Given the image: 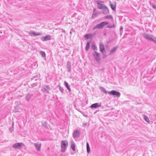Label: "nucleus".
Segmentation results:
<instances>
[{
  "mask_svg": "<svg viewBox=\"0 0 156 156\" xmlns=\"http://www.w3.org/2000/svg\"><path fill=\"white\" fill-rule=\"evenodd\" d=\"M42 90H43V91L45 92L47 90L45 88H44L42 89Z\"/></svg>",
  "mask_w": 156,
  "mask_h": 156,
  "instance_id": "33",
  "label": "nucleus"
},
{
  "mask_svg": "<svg viewBox=\"0 0 156 156\" xmlns=\"http://www.w3.org/2000/svg\"><path fill=\"white\" fill-rule=\"evenodd\" d=\"M101 103H95L94 104H92L91 106L90 107L91 108H97L98 107H99L101 106Z\"/></svg>",
  "mask_w": 156,
  "mask_h": 156,
  "instance_id": "12",
  "label": "nucleus"
},
{
  "mask_svg": "<svg viewBox=\"0 0 156 156\" xmlns=\"http://www.w3.org/2000/svg\"><path fill=\"white\" fill-rule=\"evenodd\" d=\"M41 41H44L50 40L51 39V36L49 35H47L45 36H43L41 37Z\"/></svg>",
  "mask_w": 156,
  "mask_h": 156,
  "instance_id": "7",
  "label": "nucleus"
},
{
  "mask_svg": "<svg viewBox=\"0 0 156 156\" xmlns=\"http://www.w3.org/2000/svg\"><path fill=\"white\" fill-rule=\"evenodd\" d=\"M13 147L16 149H20L24 146V145L22 143H16L13 145Z\"/></svg>",
  "mask_w": 156,
  "mask_h": 156,
  "instance_id": "3",
  "label": "nucleus"
},
{
  "mask_svg": "<svg viewBox=\"0 0 156 156\" xmlns=\"http://www.w3.org/2000/svg\"><path fill=\"white\" fill-rule=\"evenodd\" d=\"M68 146V143L66 140H62L61 142V151L65 152L67 150Z\"/></svg>",
  "mask_w": 156,
  "mask_h": 156,
  "instance_id": "1",
  "label": "nucleus"
},
{
  "mask_svg": "<svg viewBox=\"0 0 156 156\" xmlns=\"http://www.w3.org/2000/svg\"><path fill=\"white\" fill-rule=\"evenodd\" d=\"M144 118L145 120L147 122H150V120L147 116L145 115H143Z\"/></svg>",
  "mask_w": 156,
  "mask_h": 156,
  "instance_id": "20",
  "label": "nucleus"
},
{
  "mask_svg": "<svg viewBox=\"0 0 156 156\" xmlns=\"http://www.w3.org/2000/svg\"><path fill=\"white\" fill-rule=\"evenodd\" d=\"M118 48V47L116 46L112 48L111 50L110 54H112L116 51V50Z\"/></svg>",
  "mask_w": 156,
  "mask_h": 156,
  "instance_id": "18",
  "label": "nucleus"
},
{
  "mask_svg": "<svg viewBox=\"0 0 156 156\" xmlns=\"http://www.w3.org/2000/svg\"><path fill=\"white\" fill-rule=\"evenodd\" d=\"M152 7L154 9H156V5L153 4L152 5Z\"/></svg>",
  "mask_w": 156,
  "mask_h": 156,
  "instance_id": "31",
  "label": "nucleus"
},
{
  "mask_svg": "<svg viewBox=\"0 0 156 156\" xmlns=\"http://www.w3.org/2000/svg\"><path fill=\"white\" fill-rule=\"evenodd\" d=\"M32 96V94H28L26 97V100L27 101H29L30 99V98H31V96Z\"/></svg>",
  "mask_w": 156,
  "mask_h": 156,
  "instance_id": "25",
  "label": "nucleus"
},
{
  "mask_svg": "<svg viewBox=\"0 0 156 156\" xmlns=\"http://www.w3.org/2000/svg\"><path fill=\"white\" fill-rule=\"evenodd\" d=\"M93 55L96 60L98 62H99L100 61V56L99 54L96 51H94Z\"/></svg>",
  "mask_w": 156,
  "mask_h": 156,
  "instance_id": "10",
  "label": "nucleus"
},
{
  "mask_svg": "<svg viewBox=\"0 0 156 156\" xmlns=\"http://www.w3.org/2000/svg\"><path fill=\"white\" fill-rule=\"evenodd\" d=\"M101 3H103V2L101 1H97V7L98 8L100 9H105L106 8V6L105 5L102 4Z\"/></svg>",
  "mask_w": 156,
  "mask_h": 156,
  "instance_id": "4",
  "label": "nucleus"
},
{
  "mask_svg": "<svg viewBox=\"0 0 156 156\" xmlns=\"http://www.w3.org/2000/svg\"><path fill=\"white\" fill-rule=\"evenodd\" d=\"M108 94L110 95H112L116 97L119 98L120 96V93L117 91L112 90L111 91H108Z\"/></svg>",
  "mask_w": 156,
  "mask_h": 156,
  "instance_id": "2",
  "label": "nucleus"
},
{
  "mask_svg": "<svg viewBox=\"0 0 156 156\" xmlns=\"http://www.w3.org/2000/svg\"><path fill=\"white\" fill-rule=\"evenodd\" d=\"M143 36L146 39H147L151 41L154 36L151 35L144 34H143Z\"/></svg>",
  "mask_w": 156,
  "mask_h": 156,
  "instance_id": "6",
  "label": "nucleus"
},
{
  "mask_svg": "<svg viewBox=\"0 0 156 156\" xmlns=\"http://www.w3.org/2000/svg\"><path fill=\"white\" fill-rule=\"evenodd\" d=\"M59 90H60V91H61L62 92H63V91L64 90V89L62 88H61V87L60 88Z\"/></svg>",
  "mask_w": 156,
  "mask_h": 156,
  "instance_id": "32",
  "label": "nucleus"
},
{
  "mask_svg": "<svg viewBox=\"0 0 156 156\" xmlns=\"http://www.w3.org/2000/svg\"><path fill=\"white\" fill-rule=\"evenodd\" d=\"M96 28H97V27H96V25L94 27L93 29H95Z\"/></svg>",
  "mask_w": 156,
  "mask_h": 156,
  "instance_id": "35",
  "label": "nucleus"
},
{
  "mask_svg": "<svg viewBox=\"0 0 156 156\" xmlns=\"http://www.w3.org/2000/svg\"><path fill=\"white\" fill-rule=\"evenodd\" d=\"M111 7L112 9L113 10H115L116 9V5L115 4L113 5L112 4H110Z\"/></svg>",
  "mask_w": 156,
  "mask_h": 156,
  "instance_id": "27",
  "label": "nucleus"
},
{
  "mask_svg": "<svg viewBox=\"0 0 156 156\" xmlns=\"http://www.w3.org/2000/svg\"><path fill=\"white\" fill-rule=\"evenodd\" d=\"M108 23L107 22H102L99 24L96 25V27L98 29L102 28L105 25L107 24Z\"/></svg>",
  "mask_w": 156,
  "mask_h": 156,
  "instance_id": "9",
  "label": "nucleus"
},
{
  "mask_svg": "<svg viewBox=\"0 0 156 156\" xmlns=\"http://www.w3.org/2000/svg\"><path fill=\"white\" fill-rule=\"evenodd\" d=\"M13 123H12V127H11V128H9V130L10 131L12 132L13 131V130H14V128H13Z\"/></svg>",
  "mask_w": 156,
  "mask_h": 156,
  "instance_id": "29",
  "label": "nucleus"
},
{
  "mask_svg": "<svg viewBox=\"0 0 156 156\" xmlns=\"http://www.w3.org/2000/svg\"><path fill=\"white\" fill-rule=\"evenodd\" d=\"M100 89L101 91L105 94H108V92L105 89L102 87H100Z\"/></svg>",
  "mask_w": 156,
  "mask_h": 156,
  "instance_id": "16",
  "label": "nucleus"
},
{
  "mask_svg": "<svg viewBox=\"0 0 156 156\" xmlns=\"http://www.w3.org/2000/svg\"><path fill=\"white\" fill-rule=\"evenodd\" d=\"M99 48L102 54L103 55L105 54V51L104 45L101 42H100L99 43Z\"/></svg>",
  "mask_w": 156,
  "mask_h": 156,
  "instance_id": "8",
  "label": "nucleus"
},
{
  "mask_svg": "<svg viewBox=\"0 0 156 156\" xmlns=\"http://www.w3.org/2000/svg\"><path fill=\"white\" fill-rule=\"evenodd\" d=\"M104 9L103 12V14H107L108 13H109V10L106 7V8L105 9Z\"/></svg>",
  "mask_w": 156,
  "mask_h": 156,
  "instance_id": "19",
  "label": "nucleus"
},
{
  "mask_svg": "<svg viewBox=\"0 0 156 156\" xmlns=\"http://www.w3.org/2000/svg\"><path fill=\"white\" fill-rule=\"evenodd\" d=\"M70 34H72V33H71V31L70 32Z\"/></svg>",
  "mask_w": 156,
  "mask_h": 156,
  "instance_id": "37",
  "label": "nucleus"
},
{
  "mask_svg": "<svg viewBox=\"0 0 156 156\" xmlns=\"http://www.w3.org/2000/svg\"><path fill=\"white\" fill-rule=\"evenodd\" d=\"M64 85L66 87V88L69 91H70V85H69L68 83L66 81H64Z\"/></svg>",
  "mask_w": 156,
  "mask_h": 156,
  "instance_id": "17",
  "label": "nucleus"
},
{
  "mask_svg": "<svg viewBox=\"0 0 156 156\" xmlns=\"http://www.w3.org/2000/svg\"><path fill=\"white\" fill-rule=\"evenodd\" d=\"M86 146H87V152L88 153H89L90 152V146H89V144L88 142L87 143Z\"/></svg>",
  "mask_w": 156,
  "mask_h": 156,
  "instance_id": "21",
  "label": "nucleus"
},
{
  "mask_svg": "<svg viewBox=\"0 0 156 156\" xmlns=\"http://www.w3.org/2000/svg\"><path fill=\"white\" fill-rule=\"evenodd\" d=\"M120 30H122V27H121L120 28Z\"/></svg>",
  "mask_w": 156,
  "mask_h": 156,
  "instance_id": "36",
  "label": "nucleus"
},
{
  "mask_svg": "<svg viewBox=\"0 0 156 156\" xmlns=\"http://www.w3.org/2000/svg\"><path fill=\"white\" fill-rule=\"evenodd\" d=\"M80 132L78 130H76L73 133V136H79Z\"/></svg>",
  "mask_w": 156,
  "mask_h": 156,
  "instance_id": "13",
  "label": "nucleus"
},
{
  "mask_svg": "<svg viewBox=\"0 0 156 156\" xmlns=\"http://www.w3.org/2000/svg\"><path fill=\"white\" fill-rule=\"evenodd\" d=\"M91 48H92L94 50H95L96 48V46L94 44H93L92 45Z\"/></svg>",
  "mask_w": 156,
  "mask_h": 156,
  "instance_id": "30",
  "label": "nucleus"
},
{
  "mask_svg": "<svg viewBox=\"0 0 156 156\" xmlns=\"http://www.w3.org/2000/svg\"><path fill=\"white\" fill-rule=\"evenodd\" d=\"M91 37V35L90 34H87L84 36V37L85 38L88 39L90 38Z\"/></svg>",
  "mask_w": 156,
  "mask_h": 156,
  "instance_id": "23",
  "label": "nucleus"
},
{
  "mask_svg": "<svg viewBox=\"0 0 156 156\" xmlns=\"http://www.w3.org/2000/svg\"><path fill=\"white\" fill-rule=\"evenodd\" d=\"M34 145L37 151H40L41 146V143H35L34 144Z\"/></svg>",
  "mask_w": 156,
  "mask_h": 156,
  "instance_id": "11",
  "label": "nucleus"
},
{
  "mask_svg": "<svg viewBox=\"0 0 156 156\" xmlns=\"http://www.w3.org/2000/svg\"><path fill=\"white\" fill-rule=\"evenodd\" d=\"M28 33L30 35L34 37L42 35V33H36L32 31H29L28 32Z\"/></svg>",
  "mask_w": 156,
  "mask_h": 156,
  "instance_id": "5",
  "label": "nucleus"
},
{
  "mask_svg": "<svg viewBox=\"0 0 156 156\" xmlns=\"http://www.w3.org/2000/svg\"><path fill=\"white\" fill-rule=\"evenodd\" d=\"M151 41H153L154 43L156 44V37L154 36L151 40Z\"/></svg>",
  "mask_w": 156,
  "mask_h": 156,
  "instance_id": "28",
  "label": "nucleus"
},
{
  "mask_svg": "<svg viewBox=\"0 0 156 156\" xmlns=\"http://www.w3.org/2000/svg\"><path fill=\"white\" fill-rule=\"evenodd\" d=\"M42 57L45 58L46 54L44 52L41 51L40 53Z\"/></svg>",
  "mask_w": 156,
  "mask_h": 156,
  "instance_id": "24",
  "label": "nucleus"
},
{
  "mask_svg": "<svg viewBox=\"0 0 156 156\" xmlns=\"http://www.w3.org/2000/svg\"><path fill=\"white\" fill-rule=\"evenodd\" d=\"M71 71V66H70V67H69V68L68 69V71L69 72H70Z\"/></svg>",
  "mask_w": 156,
  "mask_h": 156,
  "instance_id": "34",
  "label": "nucleus"
},
{
  "mask_svg": "<svg viewBox=\"0 0 156 156\" xmlns=\"http://www.w3.org/2000/svg\"><path fill=\"white\" fill-rule=\"evenodd\" d=\"M90 42H87L85 47L86 50L87 51L90 48Z\"/></svg>",
  "mask_w": 156,
  "mask_h": 156,
  "instance_id": "22",
  "label": "nucleus"
},
{
  "mask_svg": "<svg viewBox=\"0 0 156 156\" xmlns=\"http://www.w3.org/2000/svg\"><path fill=\"white\" fill-rule=\"evenodd\" d=\"M75 146H76L75 144V143L74 142H71L70 147H71V148L74 151H75Z\"/></svg>",
  "mask_w": 156,
  "mask_h": 156,
  "instance_id": "15",
  "label": "nucleus"
},
{
  "mask_svg": "<svg viewBox=\"0 0 156 156\" xmlns=\"http://www.w3.org/2000/svg\"><path fill=\"white\" fill-rule=\"evenodd\" d=\"M104 18L106 19H113V17L111 15H107L105 16Z\"/></svg>",
  "mask_w": 156,
  "mask_h": 156,
  "instance_id": "26",
  "label": "nucleus"
},
{
  "mask_svg": "<svg viewBox=\"0 0 156 156\" xmlns=\"http://www.w3.org/2000/svg\"><path fill=\"white\" fill-rule=\"evenodd\" d=\"M95 9H94L93 12V13H92V17L93 18H94L95 17L99 14V12H94V11H95Z\"/></svg>",
  "mask_w": 156,
  "mask_h": 156,
  "instance_id": "14",
  "label": "nucleus"
}]
</instances>
